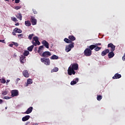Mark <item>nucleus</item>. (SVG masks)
Here are the masks:
<instances>
[{
    "label": "nucleus",
    "mask_w": 125,
    "mask_h": 125,
    "mask_svg": "<svg viewBox=\"0 0 125 125\" xmlns=\"http://www.w3.org/2000/svg\"><path fill=\"white\" fill-rule=\"evenodd\" d=\"M79 69V64L78 63H73L68 67L67 70L68 74L69 76H72V75H75L76 74V71Z\"/></svg>",
    "instance_id": "1"
},
{
    "label": "nucleus",
    "mask_w": 125,
    "mask_h": 125,
    "mask_svg": "<svg viewBox=\"0 0 125 125\" xmlns=\"http://www.w3.org/2000/svg\"><path fill=\"white\" fill-rule=\"evenodd\" d=\"M41 61L42 63H44L45 65H50V60H49V58H42L41 59Z\"/></svg>",
    "instance_id": "2"
},
{
    "label": "nucleus",
    "mask_w": 125,
    "mask_h": 125,
    "mask_svg": "<svg viewBox=\"0 0 125 125\" xmlns=\"http://www.w3.org/2000/svg\"><path fill=\"white\" fill-rule=\"evenodd\" d=\"M40 56L42 57H44V58H47V57H49V56H51V53L49 51H45L42 53H40Z\"/></svg>",
    "instance_id": "3"
},
{
    "label": "nucleus",
    "mask_w": 125,
    "mask_h": 125,
    "mask_svg": "<svg viewBox=\"0 0 125 125\" xmlns=\"http://www.w3.org/2000/svg\"><path fill=\"white\" fill-rule=\"evenodd\" d=\"M74 47V42L66 45L65 47V51L66 52H69V51H71V49Z\"/></svg>",
    "instance_id": "4"
},
{
    "label": "nucleus",
    "mask_w": 125,
    "mask_h": 125,
    "mask_svg": "<svg viewBox=\"0 0 125 125\" xmlns=\"http://www.w3.org/2000/svg\"><path fill=\"white\" fill-rule=\"evenodd\" d=\"M92 51L89 48H86L84 51V55L85 56H90L92 54Z\"/></svg>",
    "instance_id": "5"
},
{
    "label": "nucleus",
    "mask_w": 125,
    "mask_h": 125,
    "mask_svg": "<svg viewBox=\"0 0 125 125\" xmlns=\"http://www.w3.org/2000/svg\"><path fill=\"white\" fill-rule=\"evenodd\" d=\"M11 93L12 97H15V96H18L19 95L18 90H13L11 91Z\"/></svg>",
    "instance_id": "6"
},
{
    "label": "nucleus",
    "mask_w": 125,
    "mask_h": 125,
    "mask_svg": "<svg viewBox=\"0 0 125 125\" xmlns=\"http://www.w3.org/2000/svg\"><path fill=\"white\" fill-rule=\"evenodd\" d=\"M107 47H110V51L113 52V51H115L116 48V46L112 43H109L107 45Z\"/></svg>",
    "instance_id": "7"
},
{
    "label": "nucleus",
    "mask_w": 125,
    "mask_h": 125,
    "mask_svg": "<svg viewBox=\"0 0 125 125\" xmlns=\"http://www.w3.org/2000/svg\"><path fill=\"white\" fill-rule=\"evenodd\" d=\"M42 44H43V46H45L46 48H49V43L48 42H47V41L43 40L42 41Z\"/></svg>",
    "instance_id": "8"
},
{
    "label": "nucleus",
    "mask_w": 125,
    "mask_h": 125,
    "mask_svg": "<svg viewBox=\"0 0 125 125\" xmlns=\"http://www.w3.org/2000/svg\"><path fill=\"white\" fill-rule=\"evenodd\" d=\"M30 21L33 25H37V20H36L34 17H31Z\"/></svg>",
    "instance_id": "9"
},
{
    "label": "nucleus",
    "mask_w": 125,
    "mask_h": 125,
    "mask_svg": "<svg viewBox=\"0 0 125 125\" xmlns=\"http://www.w3.org/2000/svg\"><path fill=\"white\" fill-rule=\"evenodd\" d=\"M109 52H110V50L105 49L102 52L101 55L102 56H105V55H106L107 53H109Z\"/></svg>",
    "instance_id": "10"
},
{
    "label": "nucleus",
    "mask_w": 125,
    "mask_h": 125,
    "mask_svg": "<svg viewBox=\"0 0 125 125\" xmlns=\"http://www.w3.org/2000/svg\"><path fill=\"white\" fill-rule=\"evenodd\" d=\"M32 111H33V107L30 106L27 109V110L25 112H24V114H31V113H32Z\"/></svg>",
    "instance_id": "11"
},
{
    "label": "nucleus",
    "mask_w": 125,
    "mask_h": 125,
    "mask_svg": "<svg viewBox=\"0 0 125 125\" xmlns=\"http://www.w3.org/2000/svg\"><path fill=\"white\" fill-rule=\"evenodd\" d=\"M22 75L25 77V78H29L30 77V74L28 72V70H24L22 72Z\"/></svg>",
    "instance_id": "12"
},
{
    "label": "nucleus",
    "mask_w": 125,
    "mask_h": 125,
    "mask_svg": "<svg viewBox=\"0 0 125 125\" xmlns=\"http://www.w3.org/2000/svg\"><path fill=\"white\" fill-rule=\"evenodd\" d=\"M120 78H122V75L121 74H119V73H116L112 77V79L113 80H116L117 79H120Z\"/></svg>",
    "instance_id": "13"
},
{
    "label": "nucleus",
    "mask_w": 125,
    "mask_h": 125,
    "mask_svg": "<svg viewBox=\"0 0 125 125\" xmlns=\"http://www.w3.org/2000/svg\"><path fill=\"white\" fill-rule=\"evenodd\" d=\"M33 41L37 42V43H38V45H40V44H41V42H40V41H39V38H38V37L37 36H35L33 38Z\"/></svg>",
    "instance_id": "14"
},
{
    "label": "nucleus",
    "mask_w": 125,
    "mask_h": 125,
    "mask_svg": "<svg viewBox=\"0 0 125 125\" xmlns=\"http://www.w3.org/2000/svg\"><path fill=\"white\" fill-rule=\"evenodd\" d=\"M78 82H79V78L74 79L73 81H71L70 84L71 85H74L76 84Z\"/></svg>",
    "instance_id": "15"
},
{
    "label": "nucleus",
    "mask_w": 125,
    "mask_h": 125,
    "mask_svg": "<svg viewBox=\"0 0 125 125\" xmlns=\"http://www.w3.org/2000/svg\"><path fill=\"white\" fill-rule=\"evenodd\" d=\"M30 118H31V116L29 115H26L25 116L22 117V122H26V121H28Z\"/></svg>",
    "instance_id": "16"
},
{
    "label": "nucleus",
    "mask_w": 125,
    "mask_h": 125,
    "mask_svg": "<svg viewBox=\"0 0 125 125\" xmlns=\"http://www.w3.org/2000/svg\"><path fill=\"white\" fill-rule=\"evenodd\" d=\"M25 56L22 55L20 58V61L21 63H22V64L24 63L25 62Z\"/></svg>",
    "instance_id": "17"
},
{
    "label": "nucleus",
    "mask_w": 125,
    "mask_h": 125,
    "mask_svg": "<svg viewBox=\"0 0 125 125\" xmlns=\"http://www.w3.org/2000/svg\"><path fill=\"white\" fill-rule=\"evenodd\" d=\"M13 32H15V33H18L19 34H21V33H22V30L18 28H16L13 30Z\"/></svg>",
    "instance_id": "18"
},
{
    "label": "nucleus",
    "mask_w": 125,
    "mask_h": 125,
    "mask_svg": "<svg viewBox=\"0 0 125 125\" xmlns=\"http://www.w3.org/2000/svg\"><path fill=\"white\" fill-rule=\"evenodd\" d=\"M50 59L51 60H57L59 59V57L55 55H53L51 56V57L50 58Z\"/></svg>",
    "instance_id": "19"
},
{
    "label": "nucleus",
    "mask_w": 125,
    "mask_h": 125,
    "mask_svg": "<svg viewBox=\"0 0 125 125\" xmlns=\"http://www.w3.org/2000/svg\"><path fill=\"white\" fill-rule=\"evenodd\" d=\"M31 83H33V80L31 79H29L27 80V83L26 86H28L29 84H31Z\"/></svg>",
    "instance_id": "20"
},
{
    "label": "nucleus",
    "mask_w": 125,
    "mask_h": 125,
    "mask_svg": "<svg viewBox=\"0 0 125 125\" xmlns=\"http://www.w3.org/2000/svg\"><path fill=\"white\" fill-rule=\"evenodd\" d=\"M24 24L27 27H30L32 25V23H31V21H25Z\"/></svg>",
    "instance_id": "21"
},
{
    "label": "nucleus",
    "mask_w": 125,
    "mask_h": 125,
    "mask_svg": "<svg viewBox=\"0 0 125 125\" xmlns=\"http://www.w3.org/2000/svg\"><path fill=\"white\" fill-rule=\"evenodd\" d=\"M115 56V54H114V52H110L108 53V58L111 59V58H113V57H114V56Z\"/></svg>",
    "instance_id": "22"
},
{
    "label": "nucleus",
    "mask_w": 125,
    "mask_h": 125,
    "mask_svg": "<svg viewBox=\"0 0 125 125\" xmlns=\"http://www.w3.org/2000/svg\"><path fill=\"white\" fill-rule=\"evenodd\" d=\"M44 48V47L43 46V45H41L39 47V49L38 50V53H39V55L41 53V51H42V50H43V49Z\"/></svg>",
    "instance_id": "23"
},
{
    "label": "nucleus",
    "mask_w": 125,
    "mask_h": 125,
    "mask_svg": "<svg viewBox=\"0 0 125 125\" xmlns=\"http://www.w3.org/2000/svg\"><path fill=\"white\" fill-rule=\"evenodd\" d=\"M68 39L71 42H73L74 41H76V38L75 37L72 36V35L69 36H68Z\"/></svg>",
    "instance_id": "24"
},
{
    "label": "nucleus",
    "mask_w": 125,
    "mask_h": 125,
    "mask_svg": "<svg viewBox=\"0 0 125 125\" xmlns=\"http://www.w3.org/2000/svg\"><path fill=\"white\" fill-rule=\"evenodd\" d=\"M64 42H66V43H73V42L68 38H64Z\"/></svg>",
    "instance_id": "25"
},
{
    "label": "nucleus",
    "mask_w": 125,
    "mask_h": 125,
    "mask_svg": "<svg viewBox=\"0 0 125 125\" xmlns=\"http://www.w3.org/2000/svg\"><path fill=\"white\" fill-rule=\"evenodd\" d=\"M16 17L21 21L22 20V14H17V15H16Z\"/></svg>",
    "instance_id": "26"
},
{
    "label": "nucleus",
    "mask_w": 125,
    "mask_h": 125,
    "mask_svg": "<svg viewBox=\"0 0 125 125\" xmlns=\"http://www.w3.org/2000/svg\"><path fill=\"white\" fill-rule=\"evenodd\" d=\"M59 69L58 67H54L53 69L51 70V73H54V72H58Z\"/></svg>",
    "instance_id": "27"
},
{
    "label": "nucleus",
    "mask_w": 125,
    "mask_h": 125,
    "mask_svg": "<svg viewBox=\"0 0 125 125\" xmlns=\"http://www.w3.org/2000/svg\"><path fill=\"white\" fill-rule=\"evenodd\" d=\"M95 47H96V45L93 44L89 46V49H90L91 50H93V49H94Z\"/></svg>",
    "instance_id": "28"
},
{
    "label": "nucleus",
    "mask_w": 125,
    "mask_h": 125,
    "mask_svg": "<svg viewBox=\"0 0 125 125\" xmlns=\"http://www.w3.org/2000/svg\"><path fill=\"white\" fill-rule=\"evenodd\" d=\"M33 48H34V45H32L27 48L28 51H33Z\"/></svg>",
    "instance_id": "29"
},
{
    "label": "nucleus",
    "mask_w": 125,
    "mask_h": 125,
    "mask_svg": "<svg viewBox=\"0 0 125 125\" xmlns=\"http://www.w3.org/2000/svg\"><path fill=\"white\" fill-rule=\"evenodd\" d=\"M30 54V52L28 50H26L23 53L24 56H28Z\"/></svg>",
    "instance_id": "30"
},
{
    "label": "nucleus",
    "mask_w": 125,
    "mask_h": 125,
    "mask_svg": "<svg viewBox=\"0 0 125 125\" xmlns=\"http://www.w3.org/2000/svg\"><path fill=\"white\" fill-rule=\"evenodd\" d=\"M102 98H103L102 96H101L100 95H97V99L98 101H100L101 100V99H102Z\"/></svg>",
    "instance_id": "31"
},
{
    "label": "nucleus",
    "mask_w": 125,
    "mask_h": 125,
    "mask_svg": "<svg viewBox=\"0 0 125 125\" xmlns=\"http://www.w3.org/2000/svg\"><path fill=\"white\" fill-rule=\"evenodd\" d=\"M100 49H101V47H98V46L96 45V47L95 48L94 50L95 51H99V50H100Z\"/></svg>",
    "instance_id": "32"
},
{
    "label": "nucleus",
    "mask_w": 125,
    "mask_h": 125,
    "mask_svg": "<svg viewBox=\"0 0 125 125\" xmlns=\"http://www.w3.org/2000/svg\"><path fill=\"white\" fill-rule=\"evenodd\" d=\"M12 21H13L14 22H17L18 21V20H17V19L15 17H12L11 18Z\"/></svg>",
    "instance_id": "33"
},
{
    "label": "nucleus",
    "mask_w": 125,
    "mask_h": 125,
    "mask_svg": "<svg viewBox=\"0 0 125 125\" xmlns=\"http://www.w3.org/2000/svg\"><path fill=\"white\" fill-rule=\"evenodd\" d=\"M0 82L1 83H6V81H5V79L3 78L0 79Z\"/></svg>",
    "instance_id": "34"
},
{
    "label": "nucleus",
    "mask_w": 125,
    "mask_h": 125,
    "mask_svg": "<svg viewBox=\"0 0 125 125\" xmlns=\"http://www.w3.org/2000/svg\"><path fill=\"white\" fill-rule=\"evenodd\" d=\"M1 94L3 96L7 95V94H8V91H4L2 92Z\"/></svg>",
    "instance_id": "35"
},
{
    "label": "nucleus",
    "mask_w": 125,
    "mask_h": 125,
    "mask_svg": "<svg viewBox=\"0 0 125 125\" xmlns=\"http://www.w3.org/2000/svg\"><path fill=\"white\" fill-rule=\"evenodd\" d=\"M34 37V34H30L28 36V39L29 40H32V38Z\"/></svg>",
    "instance_id": "36"
},
{
    "label": "nucleus",
    "mask_w": 125,
    "mask_h": 125,
    "mask_svg": "<svg viewBox=\"0 0 125 125\" xmlns=\"http://www.w3.org/2000/svg\"><path fill=\"white\" fill-rule=\"evenodd\" d=\"M32 45H33V46H37V45H38V43H37V42H34V41L32 42Z\"/></svg>",
    "instance_id": "37"
},
{
    "label": "nucleus",
    "mask_w": 125,
    "mask_h": 125,
    "mask_svg": "<svg viewBox=\"0 0 125 125\" xmlns=\"http://www.w3.org/2000/svg\"><path fill=\"white\" fill-rule=\"evenodd\" d=\"M14 8L15 9H16V10H18V9H20L21 8V6H16L14 7Z\"/></svg>",
    "instance_id": "38"
},
{
    "label": "nucleus",
    "mask_w": 125,
    "mask_h": 125,
    "mask_svg": "<svg viewBox=\"0 0 125 125\" xmlns=\"http://www.w3.org/2000/svg\"><path fill=\"white\" fill-rule=\"evenodd\" d=\"M11 98V97H8V96H4L3 98V99H6V100H8L10 99Z\"/></svg>",
    "instance_id": "39"
},
{
    "label": "nucleus",
    "mask_w": 125,
    "mask_h": 125,
    "mask_svg": "<svg viewBox=\"0 0 125 125\" xmlns=\"http://www.w3.org/2000/svg\"><path fill=\"white\" fill-rule=\"evenodd\" d=\"M18 38H22V37H24V34H19L18 35Z\"/></svg>",
    "instance_id": "40"
},
{
    "label": "nucleus",
    "mask_w": 125,
    "mask_h": 125,
    "mask_svg": "<svg viewBox=\"0 0 125 125\" xmlns=\"http://www.w3.org/2000/svg\"><path fill=\"white\" fill-rule=\"evenodd\" d=\"M12 43H14V45H15V46L17 47L18 46V45H19V44L17 42H12Z\"/></svg>",
    "instance_id": "41"
},
{
    "label": "nucleus",
    "mask_w": 125,
    "mask_h": 125,
    "mask_svg": "<svg viewBox=\"0 0 125 125\" xmlns=\"http://www.w3.org/2000/svg\"><path fill=\"white\" fill-rule=\"evenodd\" d=\"M33 11L34 14H38V11L36 9H33Z\"/></svg>",
    "instance_id": "42"
},
{
    "label": "nucleus",
    "mask_w": 125,
    "mask_h": 125,
    "mask_svg": "<svg viewBox=\"0 0 125 125\" xmlns=\"http://www.w3.org/2000/svg\"><path fill=\"white\" fill-rule=\"evenodd\" d=\"M15 3H19L20 2V0H15Z\"/></svg>",
    "instance_id": "43"
},
{
    "label": "nucleus",
    "mask_w": 125,
    "mask_h": 125,
    "mask_svg": "<svg viewBox=\"0 0 125 125\" xmlns=\"http://www.w3.org/2000/svg\"><path fill=\"white\" fill-rule=\"evenodd\" d=\"M13 45H14V43H10L9 45V46H10V47H13Z\"/></svg>",
    "instance_id": "44"
},
{
    "label": "nucleus",
    "mask_w": 125,
    "mask_h": 125,
    "mask_svg": "<svg viewBox=\"0 0 125 125\" xmlns=\"http://www.w3.org/2000/svg\"><path fill=\"white\" fill-rule=\"evenodd\" d=\"M95 45H96V46H98V45H101V43H96Z\"/></svg>",
    "instance_id": "45"
},
{
    "label": "nucleus",
    "mask_w": 125,
    "mask_h": 125,
    "mask_svg": "<svg viewBox=\"0 0 125 125\" xmlns=\"http://www.w3.org/2000/svg\"><path fill=\"white\" fill-rule=\"evenodd\" d=\"M12 35H13V36H16V32H12Z\"/></svg>",
    "instance_id": "46"
},
{
    "label": "nucleus",
    "mask_w": 125,
    "mask_h": 125,
    "mask_svg": "<svg viewBox=\"0 0 125 125\" xmlns=\"http://www.w3.org/2000/svg\"><path fill=\"white\" fill-rule=\"evenodd\" d=\"M2 103H3V100L0 99V104H1Z\"/></svg>",
    "instance_id": "47"
},
{
    "label": "nucleus",
    "mask_w": 125,
    "mask_h": 125,
    "mask_svg": "<svg viewBox=\"0 0 125 125\" xmlns=\"http://www.w3.org/2000/svg\"><path fill=\"white\" fill-rule=\"evenodd\" d=\"M19 25H20L19 22H17V23L15 24V26H19Z\"/></svg>",
    "instance_id": "48"
},
{
    "label": "nucleus",
    "mask_w": 125,
    "mask_h": 125,
    "mask_svg": "<svg viewBox=\"0 0 125 125\" xmlns=\"http://www.w3.org/2000/svg\"><path fill=\"white\" fill-rule=\"evenodd\" d=\"M0 42H4V40H0Z\"/></svg>",
    "instance_id": "49"
},
{
    "label": "nucleus",
    "mask_w": 125,
    "mask_h": 125,
    "mask_svg": "<svg viewBox=\"0 0 125 125\" xmlns=\"http://www.w3.org/2000/svg\"><path fill=\"white\" fill-rule=\"evenodd\" d=\"M20 81V78H17V82H19Z\"/></svg>",
    "instance_id": "50"
},
{
    "label": "nucleus",
    "mask_w": 125,
    "mask_h": 125,
    "mask_svg": "<svg viewBox=\"0 0 125 125\" xmlns=\"http://www.w3.org/2000/svg\"><path fill=\"white\" fill-rule=\"evenodd\" d=\"M9 82H10V80H7V83H9Z\"/></svg>",
    "instance_id": "51"
},
{
    "label": "nucleus",
    "mask_w": 125,
    "mask_h": 125,
    "mask_svg": "<svg viewBox=\"0 0 125 125\" xmlns=\"http://www.w3.org/2000/svg\"><path fill=\"white\" fill-rule=\"evenodd\" d=\"M5 1H8V2H9V0H4Z\"/></svg>",
    "instance_id": "52"
},
{
    "label": "nucleus",
    "mask_w": 125,
    "mask_h": 125,
    "mask_svg": "<svg viewBox=\"0 0 125 125\" xmlns=\"http://www.w3.org/2000/svg\"><path fill=\"white\" fill-rule=\"evenodd\" d=\"M7 109V106L5 107V110H6Z\"/></svg>",
    "instance_id": "53"
},
{
    "label": "nucleus",
    "mask_w": 125,
    "mask_h": 125,
    "mask_svg": "<svg viewBox=\"0 0 125 125\" xmlns=\"http://www.w3.org/2000/svg\"><path fill=\"white\" fill-rule=\"evenodd\" d=\"M12 1H14V0H12Z\"/></svg>",
    "instance_id": "54"
},
{
    "label": "nucleus",
    "mask_w": 125,
    "mask_h": 125,
    "mask_svg": "<svg viewBox=\"0 0 125 125\" xmlns=\"http://www.w3.org/2000/svg\"><path fill=\"white\" fill-rule=\"evenodd\" d=\"M14 57H16V56L15 55Z\"/></svg>",
    "instance_id": "55"
}]
</instances>
